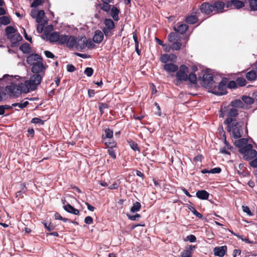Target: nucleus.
Instances as JSON below:
<instances>
[{"mask_svg":"<svg viewBox=\"0 0 257 257\" xmlns=\"http://www.w3.org/2000/svg\"><path fill=\"white\" fill-rule=\"evenodd\" d=\"M196 196L202 200L207 199L209 197V193L205 190H198L196 193Z\"/></svg>","mask_w":257,"mask_h":257,"instance_id":"5701e85b","label":"nucleus"},{"mask_svg":"<svg viewBox=\"0 0 257 257\" xmlns=\"http://www.w3.org/2000/svg\"><path fill=\"white\" fill-rule=\"evenodd\" d=\"M46 68L47 66L43 63V61H40V62H39L32 66L31 71L33 73L42 74V76H44Z\"/></svg>","mask_w":257,"mask_h":257,"instance_id":"9d476101","label":"nucleus"},{"mask_svg":"<svg viewBox=\"0 0 257 257\" xmlns=\"http://www.w3.org/2000/svg\"><path fill=\"white\" fill-rule=\"evenodd\" d=\"M73 38L72 46H67L69 48L75 47L78 50H81L87 46V40L85 36H79L77 38L73 36H69Z\"/></svg>","mask_w":257,"mask_h":257,"instance_id":"423d86ee","label":"nucleus"},{"mask_svg":"<svg viewBox=\"0 0 257 257\" xmlns=\"http://www.w3.org/2000/svg\"><path fill=\"white\" fill-rule=\"evenodd\" d=\"M93 70L92 68L87 67L84 70V74L88 77H90L92 75Z\"/></svg>","mask_w":257,"mask_h":257,"instance_id":"09e8293b","label":"nucleus"},{"mask_svg":"<svg viewBox=\"0 0 257 257\" xmlns=\"http://www.w3.org/2000/svg\"><path fill=\"white\" fill-rule=\"evenodd\" d=\"M31 122L34 123H40L41 124H44V121L38 117L33 118L31 120Z\"/></svg>","mask_w":257,"mask_h":257,"instance_id":"864d4df0","label":"nucleus"},{"mask_svg":"<svg viewBox=\"0 0 257 257\" xmlns=\"http://www.w3.org/2000/svg\"><path fill=\"white\" fill-rule=\"evenodd\" d=\"M188 208L196 216L199 218H202L203 217V215L198 212L194 207L190 206L188 207Z\"/></svg>","mask_w":257,"mask_h":257,"instance_id":"a19ab883","label":"nucleus"},{"mask_svg":"<svg viewBox=\"0 0 257 257\" xmlns=\"http://www.w3.org/2000/svg\"><path fill=\"white\" fill-rule=\"evenodd\" d=\"M238 115V110L236 108L231 107L227 109L226 115L227 118L225 122L226 123H230L232 122L235 121V117Z\"/></svg>","mask_w":257,"mask_h":257,"instance_id":"f8f14e48","label":"nucleus"},{"mask_svg":"<svg viewBox=\"0 0 257 257\" xmlns=\"http://www.w3.org/2000/svg\"><path fill=\"white\" fill-rule=\"evenodd\" d=\"M164 69L168 72H174L178 70V66L173 63H167L164 65Z\"/></svg>","mask_w":257,"mask_h":257,"instance_id":"aec40b11","label":"nucleus"},{"mask_svg":"<svg viewBox=\"0 0 257 257\" xmlns=\"http://www.w3.org/2000/svg\"><path fill=\"white\" fill-rule=\"evenodd\" d=\"M231 105L232 107H234V108H235V107L242 108L243 107V105H244L242 101L239 100V99L232 101L231 102Z\"/></svg>","mask_w":257,"mask_h":257,"instance_id":"473e14b6","label":"nucleus"},{"mask_svg":"<svg viewBox=\"0 0 257 257\" xmlns=\"http://www.w3.org/2000/svg\"><path fill=\"white\" fill-rule=\"evenodd\" d=\"M109 2H103L102 4H99V6L100 7V9L102 10L103 11L108 12L110 10L111 6L109 5Z\"/></svg>","mask_w":257,"mask_h":257,"instance_id":"72a5a7b5","label":"nucleus"},{"mask_svg":"<svg viewBox=\"0 0 257 257\" xmlns=\"http://www.w3.org/2000/svg\"><path fill=\"white\" fill-rule=\"evenodd\" d=\"M188 68L185 65H181L179 70L177 72L176 76L178 79L176 85L179 84V81H187L188 80Z\"/></svg>","mask_w":257,"mask_h":257,"instance_id":"1a4fd4ad","label":"nucleus"},{"mask_svg":"<svg viewBox=\"0 0 257 257\" xmlns=\"http://www.w3.org/2000/svg\"><path fill=\"white\" fill-rule=\"evenodd\" d=\"M215 82L213 79L212 75L211 74H205L203 76L202 85L208 88L209 90L212 86L215 84Z\"/></svg>","mask_w":257,"mask_h":257,"instance_id":"9b49d317","label":"nucleus"},{"mask_svg":"<svg viewBox=\"0 0 257 257\" xmlns=\"http://www.w3.org/2000/svg\"><path fill=\"white\" fill-rule=\"evenodd\" d=\"M212 6L213 7V11L216 13L222 12L224 8V3L219 1L215 2Z\"/></svg>","mask_w":257,"mask_h":257,"instance_id":"4be33fe9","label":"nucleus"},{"mask_svg":"<svg viewBox=\"0 0 257 257\" xmlns=\"http://www.w3.org/2000/svg\"><path fill=\"white\" fill-rule=\"evenodd\" d=\"M248 3L251 10H257V0H248Z\"/></svg>","mask_w":257,"mask_h":257,"instance_id":"ea45409f","label":"nucleus"},{"mask_svg":"<svg viewBox=\"0 0 257 257\" xmlns=\"http://www.w3.org/2000/svg\"><path fill=\"white\" fill-rule=\"evenodd\" d=\"M105 144L108 146V147H110V148L108 149L107 150V152L108 154L113 158H116V155L114 150L112 149L113 147L114 146L113 143H109V144L107 145V142H105Z\"/></svg>","mask_w":257,"mask_h":257,"instance_id":"cd10ccee","label":"nucleus"},{"mask_svg":"<svg viewBox=\"0 0 257 257\" xmlns=\"http://www.w3.org/2000/svg\"><path fill=\"white\" fill-rule=\"evenodd\" d=\"M119 186V183L117 181H115L109 187L110 189H116Z\"/></svg>","mask_w":257,"mask_h":257,"instance_id":"13d9d810","label":"nucleus"},{"mask_svg":"<svg viewBox=\"0 0 257 257\" xmlns=\"http://www.w3.org/2000/svg\"><path fill=\"white\" fill-rule=\"evenodd\" d=\"M227 250L226 246H222L219 247H216L214 248V254L215 256L220 257L223 256L225 254Z\"/></svg>","mask_w":257,"mask_h":257,"instance_id":"f3484780","label":"nucleus"},{"mask_svg":"<svg viewBox=\"0 0 257 257\" xmlns=\"http://www.w3.org/2000/svg\"><path fill=\"white\" fill-rule=\"evenodd\" d=\"M169 42L172 43L171 48L173 50H179L182 46L180 42V36L176 32L171 33L168 36Z\"/></svg>","mask_w":257,"mask_h":257,"instance_id":"39448f33","label":"nucleus"},{"mask_svg":"<svg viewBox=\"0 0 257 257\" xmlns=\"http://www.w3.org/2000/svg\"><path fill=\"white\" fill-rule=\"evenodd\" d=\"M245 149H242L240 153L243 155V158L245 160H251L257 156V151L252 149L251 144L247 145Z\"/></svg>","mask_w":257,"mask_h":257,"instance_id":"6e6552de","label":"nucleus"},{"mask_svg":"<svg viewBox=\"0 0 257 257\" xmlns=\"http://www.w3.org/2000/svg\"><path fill=\"white\" fill-rule=\"evenodd\" d=\"M236 83L240 86H243L246 84V80L242 77H238L236 80Z\"/></svg>","mask_w":257,"mask_h":257,"instance_id":"c03bdc74","label":"nucleus"},{"mask_svg":"<svg viewBox=\"0 0 257 257\" xmlns=\"http://www.w3.org/2000/svg\"><path fill=\"white\" fill-rule=\"evenodd\" d=\"M44 25L42 24H39L37 26V31L38 33H41L43 32L44 30Z\"/></svg>","mask_w":257,"mask_h":257,"instance_id":"052dcab7","label":"nucleus"},{"mask_svg":"<svg viewBox=\"0 0 257 257\" xmlns=\"http://www.w3.org/2000/svg\"><path fill=\"white\" fill-rule=\"evenodd\" d=\"M44 0H35L31 4L32 7H37L39 6L42 5Z\"/></svg>","mask_w":257,"mask_h":257,"instance_id":"603ef678","label":"nucleus"},{"mask_svg":"<svg viewBox=\"0 0 257 257\" xmlns=\"http://www.w3.org/2000/svg\"><path fill=\"white\" fill-rule=\"evenodd\" d=\"M5 90L11 96L13 97H17L21 94L22 92H24L21 87V83L19 86L12 83L6 87Z\"/></svg>","mask_w":257,"mask_h":257,"instance_id":"0eeeda50","label":"nucleus"},{"mask_svg":"<svg viewBox=\"0 0 257 257\" xmlns=\"http://www.w3.org/2000/svg\"><path fill=\"white\" fill-rule=\"evenodd\" d=\"M188 79L192 83L195 84L197 82V77L194 73H190L188 76Z\"/></svg>","mask_w":257,"mask_h":257,"instance_id":"37998d69","label":"nucleus"},{"mask_svg":"<svg viewBox=\"0 0 257 257\" xmlns=\"http://www.w3.org/2000/svg\"><path fill=\"white\" fill-rule=\"evenodd\" d=\"M119 13V10L114 7H113L111 9V16L114 21H118L119 19L118 14Z\"/></svg>","mask_w":257,"mask_h":257,"instance_id":"bb28decb","label":"nucleus"},{"mask_svg":"<svg viewBox=\"0 0 257 257\" xmlns=\"http://www.w3.org/2000/svg\"><path fill=\"white\" fill-rule=\"evenodd\" d=\"M249 165L253 168H256L257 167V157L250 162Z\"/></svg>","mask_w":257,"mask_h":257,"instance_id":"69168bd1","label":"nucleus"},{"mask_svg":"<svg viewBox=\"0 0 257 257\" xmlns=\"http://www.w3.org/2000/svg\"><path fill=\"white\" fill-rule=\"evenodd\" d=\"M40 61H43L42 57L37 54H32L29 55L27 58V62L30 65H33Z\"/></svg>","mask_w":257,"mask_h":257,"instance_id":"ddd939ff","label":"nucleus"},{"mask_svg":"<svg viewBox=\"0 0 257 257\" xmlns=\"http://www.w3.org/2000/svg\"><path fill=\"white\" fill-rule=\"evenodd\" d=\"M10 23V19L7 16H3L1 18L0 26L1 25H7Z\"/></svg>","mask_w":257,"mask_h":257,"instance_id":"79ce46f5","label":"nucleus"},{"mask_svg":"<svg viewBox=\"0 0 257 257\" xmlns=\"http://www.w3.org/2000/svg\"><path fill=\"white\" fill-rule=\"evenodd\" d=\"M232 4L233 6L237 9H240L244 6V4L243 2L239 1L233 0L232 1Z\"/></svg>","mask_w":257,"mask_h":257,"instance_id":"e433bc0d","label":"nucleus"},{"mask_svg":"<svg viewBox=\"0 0 257 257\" xmlns=\"http://www.w3.org/2000/svg\"><path fill=\"white\" fill-rule=\"evenodd\" d=\"M234 144L237 148H239V152H240V151L242 149H245V147L249 145L248 144V140L246 139H241L236 140L235 141Z\"/></svg>","mask_w":257,"mask_h":257,"instance_id":"dca6fc26","label":"nucleus"},{"mask_svg":"<svg viewBox=\"0 0 257 257\" xmlns=\"http://www.w3.org/2000/svg\"><path fill=\"white\" fill-rule=\"evenodd\" d=\"M188 28L187 25L185 24H180L179 26L174 28V30L176 32L180 33L181 34H184Z\"/></svg>","mask_w":257,"mask_h":257,"instance_id":"393cba45","label":"nucleus"},{"mask_svg":"<svg viewBox=\"0 0 257 257\" xmlns=\"http://www.w3.org/2000/svg\"><path fill=\"white\" fill-rule=\"evenodd\" d=\"M210 173L217 174L221 172V169L219 167L214 168L209 170Z\"/></svg>","mask_w":257,"mask_h":257,"instance_id":"4d7b16f0","label":"nucleus"},{"mask_svg":"<svg viewBox=\"0 0 257 257\" xmlns=\"http://www.w3.org/2000/svg\"><path fill=\"white\" fill-rule=\"evenodd\" d=\"M29 104V102L26 101L24 102L14 103L12 104V106H18L19 108L23 109L26 107Z\"/></svg>","mask_w":257,"mask_h":257,"instance_id":"4c0bfd02","label":"nucleus"},{"mask_svg":"<svg viewBox=\"0 0 257 257\" xmlns=\"http://www.w3.org/2000/svg\"><path fill=\"white\" fill-rule=\"evenodd\" d=\"M130 145H131V147L132 149L133 150H134L135 151H139L138 146V145L136 143H135L134 142H133V143H132Z\"/></svg>","mask_w":257,"mask_h":257,"instance_id":"774afa93","label":"nucleus"},{"mask_svg":"<svg viewBox=\"0 0 257 257\" xmlns=\"http://www.w3.org/2000/svg\"><path fill=\"white\" fill-rule=\"evenodd\" d=\"M194 246L192 245L187 246L185 249L181 253L182 257H191L192 255V250Z\"/></svg>","mask_w":257,"mask_h":257,"instance_id":"412c9836","label":"nucleus"},{"mask_svg":"<svg viewBox=\"0 0 257 257\" xmlns=\"http://www.w3.org/2000/svg\"><path fill=\"white\" fill-rule=\"evenodd\" d=\"M108 108V105L106 103H99V109L101 112V114H102L104 112V109Z\"/></svg>","mask_w":257,"mask_h":257,"instance_id":"8fccbe9b","label":"nucleus"},{"mask_svg":"<svg viewBox=\"0 0 257 257\" xmlns=\"http://www.w3.org/2000/svg\"><path fill=\"white\" fill-rule=\"evenodd\" d=\"M85 223L87 224H91L93 223V219L91 216H87L84 219Z\"/></svg>","mask_w":257,"mask_h":257,"instance_id":"6e6d98bb","label":"nucleus"},{"mask_svg":"<svg viewBox=\"0 0 257 257\" xmlns=\"http://www.w3.org/2000/svg\"><path fill=\"white\" fill-rule=\"evenodd\" d=\"M200 11L202 13L209 15L213 11L212 5L208 3H204L200 6Z\"/></svg>","mask_w":257,"mask_h":257,"instance_id":"4468645a","label":"nucleus"},{"mask_svg":"<svg viewBox=\"0 0 257 257\" xmlns=\"http://www.w3.org/2000/svg\"><path fill=\"white\" fill-rule=\"evenodd\" d=\"M242 102L246 104H251L253 103V99L247 96H243L242 97Z\"/></svg>","mask_w":257,"mask_h":257,"instance_id":"58836bf2","label":"nucleus"},{"mask_svg":"<svg viewBox=\"0 0 257 257\" xmlns=\"http://www.w3.org/2000/svg\"><path fill=\"white\" fill-rule=\"evenodd\" d=\"M44 224L48 231H51L54 229V226L51 223L48 225L46 223H44Z\"/></svg>","mask_w":257,"mask_h":257,"instance_id":"680f3d73","label":"nucleus"},{"mask_svg":"<svg viewBox=\"0 0 257 257\" xmlns=\"http://www.w3.org/2000/svg\"><path fill=\"white\" fill-rule=\"evenodd\" d=\"M44 53L47 58H53L55 57L54 55L50 51H45Z\"/></svg>","mask_w":257,"mask_h":257,"instance_id":"0e129e2a","label":"nucleus"},{"mask_svg":"<svg viewBox=\"0 0 257 257\" xmlns=\"http://www.w3.org/2000/svg\"><path fill=\"white\" fill-rule=\"evenodd\" d=\"M105 135L106 138L111 139L113 137V132L109 128H106L105 130Z\"/></svg>","mask_w":257,"mask_h":257,"instance_id":"de8ad7c7","label":"nucleus"},{"mask_svg":"<svg viewBox=\"0 0 257 257\" xmlns=\"http://www.w3.org/2000/svg\"><path fill=\"white\" fill-rule=\"evenodd\" d=\"M104 24L105 25L104 28H107L108 29H113L114 28V23L110 19H106L104 20Z\"/></svg>","mask_w":257,"mask_h":257,"instance_id":"c85d7f7f","label":"nucleus"},{"mask_svg":"<svg viewBox=\"0 0 257 257\" xmlns=\"http://www.w3.org/2000/svg\"><path fill=\"white\" fill-rule=\"evenodd\" d=\"M20 49L24 53L26 54H28L31 52V48L30 45L28 43H25L22 44L20 47Z\"/></svg>","mask_w":257,"mask_h":257,"instance_id":"c756f323","label":"nucleus"},{"mask_svg":"<svg viewBox=\"0 0 257 257\" xmlns=\"http://www.w3.org/2000/svg\"><path fill=\"white\" fill-rule=\"evenodd\" d=\"M45 13L43 10H40L38 11L37 17H36V22L38 23H40L42 22V20L45 17Z\"/></svg>","mask_w":257,"mask_h":257,"instance_id":"2f4dec72","label":"nucleus"},{"mask_svg":"<svg viewBox=\"0 0 257 257\" xmlns=\"http://www.w3.org/2000/svg\"><path fill=\"white\" fill-rule=\"evenodd\" d=\"M242 209L244 212L246 213L249 216L252 215V213H251V211H250V209L248 207L243 206Z\"/></svg>","mask_w":257,"mask_h":257,"instance_id":"e2e57ef3","label":"nucleus"},{"mask_svg":"<svg viewBox=\"0 0 257 257\" xmlns=\"http://www.w3.org/2000/svg\"><path fill=\"white\" fill-rule=\"evenodd\" d=\"M43 76L42 74L34 73L30 77V80H26L24 83H21V87L24 90V92H29L30 89L34 90L41 83Z\"/></svg>","mask_w":257,"mask_h":257,"instance_id":"f03ea898","label":"nucleus"},{"mask_svg":"<svg viewBox=\"0 0 257 257\" xmlns=\"http://www.w3.org/2000/svg\"><path fill=\"white\" fill-rule=\"evenodd\" d=\"M5 31L6 36L8 39L17 32V30L12 26H8L6 28Z\"/></svg>","mask_w":257,"mask_h":257,"instance_id":"a878e982","label":"nucleus"},{"mask_svg":"<svg viewBox=\"0 0 257 257\" xmlns=\"http://www.w3.org/2000/svg\"><path fill=\"white\" fill-rule=\"evenodd\" d=\"M8 39H10L12 43V46L15 47L18 42L22 40V37L19 33H15Z\"/></svg>","mask_w":257,"mask_h":257,"instance_id":"6ab92c4d","label":"nucleus"},{"mask_svg":"<svg viewBox=\"0 0 257 257\" xmlns=\"http://www.w3.org/2000/svg\"><path fill=\"white\" fill-rule=\"evenodd\" d=\"M162 46L164 48V50L166 52H169L172 49L171 46H170L169 45L164 44Z\"/></svg>","mask_w":257,"mask_h":257,"instance_id":"338daca9","label":"nucleus"},{"mask_svg":"<svg viewBox=\"0 0 257 257\" xmlns=\"http://www.w3.org/2000/svg\"><path fill=\"white\" fill-rule=\"evenodd\" d=\"M256 77V74L254 71H250L246 74V78L249 81H253L255 79Z\"/></svg>","mask_w":257,"mask_h":257,"instance_id":"7c9ffc66","label":"nucleus"},{"mask_svg":"<svg viewBox=\"0 0 257 257\" xmlns=\"http://www.w3.org/2000/svg\"><path fill=\"white\" fill-rule=\"evenodd\" d=\"M113 29H108L106 28H103L102 29L103 35L106 37H110L113 35Z\"/></svg>","mask_w":257,"mask_h":257,"instance_id":"a18cd8bd","label":"nucleus"},{"mask_svg":"<svg viewBox=\"0 0 257 257\" xmlns=\"http://www.w3.org/2000/svg\"><path fill=\"white\" fill-rule=\"evenodd\" d=\"M63 208L64 210H66L67 212L75 215H78L79 213V211L78 209H75L69 204H67L66 205H64Z\"/></svg>","mask_w":257,"mask_h":257,"instance_id":"b1692460","label":"nucleus"},{"mask_svg":"<svg viewBox=\"0 0 257 257\" xmlns=\"http://www.w3.org/2000/svg\"><path fill=\"white\" fill-rule=\"evenodd\" d=\"M76 70L75 67L71 64H68L67 65V70L68 72H72Z\"/></svg>","mask_w":257,"mask_h":257,"instance_id":"bf43d9fd","label":"nucleus"},{"mask_svg":"<svg viewBox=\"0 0 257 257\" xmlns=\"http://www.w3.org/2000/svg\"><path fill=\"white\" fill-rule=\"evenodd\" d=\"M227 131L229 132L232 136L235 138H239L241 137L242 133V126L243 123L241 121H233L230 123H226Z\"/></svg>","mask_w":257,"mask_h":257,"instance_id":"7ed1b4c3","label":"nucleus"},{"mask_svg":"<svg viewBox=\"0 0 257 257\" xmlns=\"http://www.w3.org/2000/svg\"><path fill=\"white\" fill-rule=\"evenodd\" d=\"M141 207V203L139 202H136L133 204V206L132 207L131 209V211L132 212L139 211L140 210Z\"/></svg>","mask_w":257,"mask_h":257,"instance_id":"c9c22d12","label":"nucleus"},{"mask_svg":"<svg viewBox=\"0 0 257 257\" xmlns=\"http://www.w3.org/2000/svg\"><path fill=\"white\" fill-rule=\"evenodd\" d=\"M127 216L130 220H133V221L137 220L141 217L140 215L139 214H136L134 215H132L127 214Z\"/></svg>","mask_w":257,"mask_h":257,"instance_id":"3c124183","label":"nucleus"},{"mask_svg":"<svg viewBox=\"0 0 257 257\" xmlns=\"http://www.w3.org/2000/svg\"><path fill=\"white\" fill-rule=\"evenodd\" d=\"M227 80L226 79H223L221 81L216 85V83L209 90L212 93L216 95H223L226 93V85Z\"/></svg>","mask_w":257,"mask_h":257,"instance_id":"20e7f679","label":"nucleus"},{"mask_svg":"<svg viewBox=\"0 0 257 257\" xmlns=\"http://www.w3.org/2000/svg\"><path fill=\"white\" fill-rule=\"evenodd\" d=\"M236 81H230L228 83L227 86H226V87H227L230 88H235L236 87Z\"/></svg>","mask_w":257,"mask_h":257,"instance_id":"5fc2aeb1","label":"nucleus"},{"mask_svg":"<svg viewBox=\"0 0 257 257\" xmlns=\"http://www.w3.org/2000/svg\"><path fill=\"white\" fill-rule=\"evenodd\" d=\"M197 21V18L195 16H189L186 18V22L190 24H194Z\"/></svg>","mask_w":257,"mask_h":257,"instance_id":"f704fd0d","label":"nucleus"},{"mask_svg":"<svg viewBox=\"0 0 257 257\" xmlns=\"http://www.w3.org/2000/svg\"><path fill=\"white\" fill-rule=\"evenodd\" d=\"M177 59V56L173 54H164L161 55L160 57V61L164 63H167V62H175Z\"/></svg>","mask_w":257,"mask_h":257,"instance_id":"2eb2a0df","label":"nucleus"},{"mask_svg":"<svg viewBox=\"0 0 257 257\" xmlns=\"http://www.w3.org/2000/svg\"><path fill=\"white\" fill-rule=\"evenodd\" d=\"M48 40L50 42H55L62 45L72 46L73 38L67 35H60L58 32H54L48 36Z\"/></svg>","mask_w":257,"mask_h":257,"instance_id":"f257e3e1","label":"nucleus"},{"mask_svg":"<svg viewBox=\"0 0 257 257\" xmlns=\"http://www.w3.org/2000/svg\"><path fill=\"white\" fill-rule=\"evenodd\" d=\"M133 39L135 42V48L136 51L138 53H139V41L138 40L137 34L135 33H133Z\"/></svg>","mask_w":257,"mask_h":257,"instance_id":"49530a36","label":"nucleus"},{"mask_svg":"<svg viewBox=\"0 0 257 257\" xmlns=\"http://www.w3.org/2000/svg\"><path fill=\"white\" fill-rule=\"evenodd\" d=\"M104 35L100 30H96L93 38V41L96 43H100L103 40Z\"/></svg>","mask_w":257,"mask_h":257,"instance_id":"a211bd4d","label":"nucleus"}]
</instances>
